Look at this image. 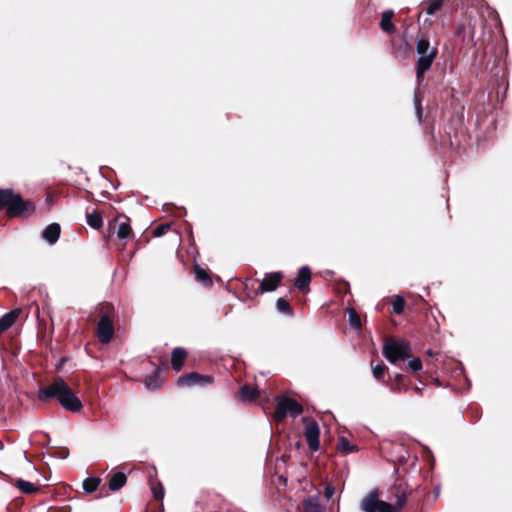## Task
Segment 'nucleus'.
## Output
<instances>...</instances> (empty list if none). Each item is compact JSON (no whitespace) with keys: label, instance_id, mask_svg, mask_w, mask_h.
<instances>
[{"label":"nucleus","instance_id":"obj_38","mask_svg":"<svg viewBox=\"0 0 512 512\" xmlns=\"http://www.w3.org/2000/svg\"><path fill=\"white\" fill-rule=\"evenodd\" d=\"M68 454H69V452L67 450L59 451L58 452V457L61 458V459H66L68 457Z\"/></svg>","mask_w":512,"mask_h":512},{"label":"nucleus","instance_id":"obj_34","mask_svg":"<svg viewBox=\"0 0 512 512\" xmlns=\"http://www.w3.org/2000/svg\"><path fill=\"white\" fill-rule=\"evenodd\" d=\"M151 491L156 500H161L164 497V488L161 484L154 485L151 487Z\"/></svg>","mask_w":512,"mask_h":512},{"label":"nucleus","instance_id":"obj_19","mask_svg":"<svg viewBox=\"0 0 512 512\" xmlns=\"http://www.w3.org/2000/svg\"><path fill=\"white\" fill-rule=\"evenodd\" d=\"M15 486L22 493H25V494H32V493L38 491V487H36L32 482L26 481V480H23V479H18L16 481Z\"/></svg>","mask_w":512,"mask_h":512},{"label":"nucleus","instance_id":"obj_4","mask_svg":"<svg viewBox=\"0 0 512 512\" xmlns=\"http://www.w3.org/2000/svg\"><path fill=\"white\" fill-rule=\"evenodd\" d=\"M383 355L391 364L405 360L411 355L410 344L400 339H390L383 345Z\"/></svg>","mask_w":512,"mask_h":512},{"label":"nucleus","instance_id":"obj_20","mask_svg":"<svg viewBox=\"0 0 512 512\" xmlns=\"http://www.w3.org/2000/svg\"><path fill=\"white\" fill-rule=\"evenodd\" d=\"M195 277L199 282L203 283L205 286H209L212 284V279L210 275L199 265H195Z\"/></svg>","mask_w":512,"mask_h":512},{"label":"nucleus","instance_id":"obj_9","mask_svg":"<svg viewBox=\"0 0 512 512\" xmlns=\"http://www.w3.org/2000/svg\"><path fill=\"white\" fill-rule=\"evenodd\" d=\"M177 383L179 386H207L212 383V377L208 375H201L197 372H191L180 376Z\"/></svg>","mask_w":512,"mask_h":512},{"label":"nucleus","instance_id":"obj_1","mask_svg":"<svg viewBox=\"0 0 512 512\" xmlns=\"http://www.w3.org/2000/svg\"><path fill=\"white\" fill-rule=\"evenodd\" d=\"M53 398L57 399L63 409L73 413L79 412L83 407L81 400L61 377L56 378L47 387L38 390L40 402H47Z\"/></svg>","mask_w":512,"mask_h":512},{"label":"nucleus","instance_id":"obj_6","mask_svg":"<svg viewBox=\"0 0 512 512\" xmlns=\"http://www.w3.org/2000/svg\"><path fill=\"white\" fill-rule=\"evenodd\" d=\"M379 493L376 489L371 490L360 503L363 512H397L394 505L379 500Z\"/></svg>","mask_w":512,"mask_h":512},{"label":"nucleus","instance_id":"obj_17","mask_svg":"<svg viewBox=\"0 0 512 512\" xmlns=\"http://www.w3.org/2000/svg\"><path fill=\"white\" fill-rule=\"evenodd\" d=\"M392 16H393V11H391V10H386L382 13L380 26L384 32H387V33L394 32L395 26L391 20Z\"/></svg>","mask_w":512,"mask_h":512},{"label":"nucleus","instance_id":"obj_31","mask_svg":"<svg viewBox=\"0 0 512 512\" xmlns=\"http://www.w3.org/2000/svg\"><path fill=\"white\" fill-rule=\"evenodd\" d=\"M406 501H407V496L405 493L396 494V504L394 506L395 510H397V512H399L406 504Z\"/></svg>","mask_w":512,"mask_h":512},{"label":"nucleus","instance_id":"obj_36","mask_svg":"<svg viewBox=\"0 0 512 512\" xmlns=\"http://www.w3.org/2000/svg\"><path fill=\"white\" fill-rule=\"evenodd\" d=\"M415 109L418 120L421 121L422 112H421V102L417 96H415Z\"/></svg>","mask_w":512,"mask_h":512},{"label":"nucleus","instance_id":"obj_27","mask_svg":"<svg viewBox=\"0 0 512 512\" xmlns=\"http://www.w3.org/2000/svg\"><path fill=\"white\" fill-rule=\"evenodd\" d=\"M145 384L148 389H157L161 385L159 377L156 374L149 375L145 380Z\"/></svg>","mask_w":512,"mask_h":512},{"label":"nucleus","instance_id":"obj_21","mask_svg":"<svg viewBox=\"0 0 512 512\" xmlns=\"http://www.w3.org/2000/svg\"><path fill=\"white\" fill-rule=\"evenodd\" d=\"M276 309L279 313L285 314L288 316L293 315V309L290 306L289 302L283 298H279L276 301Z\"/></svg>","mask_w":512,"mask_h":512},{"label":"nucleus","instance_id":"obj_8","mask_svg":"<svg viewBox=\"0 0 512 512\" xmlns=\"http://www.w3.org/2000/svg\"><path fill=\"white\" fill-rule=\"evenodd\" d=\"M114 335L113 320L109 315H103L97 325V337L102 344H108Z\"/></svg>","mask_w":512,"mask_h":512},{"label":"nucleus","instance_id":"obj_37","mask_svg":"<svg viewBox=\"0 0 512 512\" xmlns=\"http://www.w3.org/2000/svg\"><path fill=\"white\" fill-rule=\"evenodd\" d=\"M391 391L393 392H406L407 391V388L406 386L401 382V383H397L395 385V387H391Z\"/></svg>","mask_w":512,"mask_h":512},{"label":"nucleus","instance_id":"obj_29","mask_svg":"<svg viewBox=\"0 0 512 512\" xmlns=\"http://www.w3.org/2000/svg\"><path fill=\"white\" fill-rule=\"evenodd\" d=\"M386 366L384 364H377L372 367V374L375 379L381 380L383 379L385 372H386Z\"/></svg>","mask_w":512,"mask_h":512},{"label":"nucleus","instance_id":"obj_24","mask_svg":"<svg viewBox=\"0 0 512 512\" xmlns=\"http://www.w3.org/2000/svg\"><path fill=\"white\" fill-rule=\"evenodd\" d=\"M444 0H428V4L424 11L427 15H434L443 5Z\"/></svg>","mask_w":512,"mask_h":512},{"label":"nucleus","instance_id":"obj_25","mask_svg":"<svg viewBox=\"0 0 512 512\" xmlns=\"http://www.w3.org/2000/svg\"><path fill=\"white\" fill-rule=\"evenodd\" d=\"M338 449L339 451L345 453H353L357 450L356 447L352 445L350 441L345 437H341L339 439Z\"/></svg>","mask_w":512,"mask_h":512},{"label":"nucleus","instance_id":"obj_18","mask_svg":"<svg viewBox=\"0 0 512 512\" xmlns=\"http://www.w3.org/2000/svg\"><path fill=\"white\" fill-rule=\"evenodd\" d=\"M87 224L95 230L100 229L103 226V218L100 213L94 211L92 213H87Z\"/></svg>","mask_w":512,"mask_h":512},{"label":"nucleus","instance_id":"obj_22","mask_svg":"<svg viewBox=\"0 0 512 512\" xmlns=\"http://www.w3.org/2000/svg\"><path fill=\"white\" fill-rule=\"evenodd\" d=\"M241 397L248 401H253L258 396V391L255 388H252L248 385H244L240 390Z\"/></svg>","mask_w":512,"mask_h":512},{"label":"nucleus","instance_id":"obj_2","mask_svg":"<svg viewBox=\"0 0 512 512\" xmlns=\"http://www.w3.org/2000/svg\"><path fill=\"white\" fill-rule=\"evenodd\" d=\"M0 210H5L9 217H27L35 211V205L12 189H0Z\"/></svg>","mask_w":512,"mask_h":512},{"label":"nucleus","instance_id":"obj_7","mask_svg":"<svg viewBox=\"0 0 512 512\" xmlns=\"http://www.w3.org/2000/svg\"><path fill=\"white\" fill-rule=\"evenodd\" d=\"M302 421L305 425L304 436L306 438L308 447L311 451L315 452L319 449V436L320 428L318 423L310 417H303Z\"/></svg>","mask_w":512,"mask_h":512},{"label":"nucleus","instance_id":"obj_26","mask_svg":"<svg viewBox=\"0 0 512 512\" xmlns=\"http://www.w3.org/2000/svg\"><path fill=\"white\" fill-rule=\"evenodd\" d=\"M131 226L128 222H122L119 225L117 235L121 239H127L131 234Z\"/></svg>","mask_w":512,"mask_h":512},{"label":"nucleus","instance_id":"obj_30","mask_svg":"<svg viewBox=\"0 0 512 512\" xmlns=\"http://www.w3.org/2000/svg\"><path fill=\"white\" fill-rule=\"evenodd\" d=\"M349 322L351 326H353L356 329H359L361 327L360 317L354 309H351L349 311Z\"/></svg>","mask_w":512,"mask_h":512},{"label":"nucleus","instance_id":"obj_12","mask_svg":"<svg viewBox=\"0 0 512 512\" xmlns=\"http://www.w3.org/2000/svg\"><path fill=\"white\" fill-rule=\"evenodd\" d=\"M21 313L20 308L13 309L0 318V336L9 328H11Z\"/></svg>","mask_w":512,"mask_h":512},{"label":"nucleus","instance_id":"obj_32","mask_svg":"<svg viewBox=\"0 0 512 512\" xmlns=\"http://www.w3.org/2000/svg\"><path fill=\"white\" fill-rule=\"evenodd\" d=\"M170 227H171V224H170V223L161 224V225L157 226V227L153 230L152 234H153V236H154V237H161V236H163V235L166 233V231H167Z\"/></svg>","mask_w":512,"mask_h":512},{"label":"nucleus","instance_id":"obj_35","mask_svg":"<svg viewBox=\"0 0 512 512\" xmlns=\"http://www.w3.org/2000/svg\"><path fill=\"white\" fill-rule=\"evenodd\" d=\"M335 493V488L332 485H326L324 488V496L327 500H330Z\"/></svg>","mask_w":512,"mask_h":512},{"label":"nucleus","instance_id":"obj_16","mask_svg":"<svg viewBox=\"0 0 512 512\" xmlns=\"http://www.w3.org/2000/svg\"><path fill=\"white\" fill-rule=\"evenodd\" d=\"M303 507L304 512H325V507L320 504L318 495L305 498Z\"/></svg>","mask_w":512,"mask_h":512},{"label":"nucleus","instance_id":"obj_41","mask_svg":"<svg viewBox=\"0 0 512 512\" xmlns=\"http://www.w3.org/2000/svg\"><path fill=\"white\" fill-rule=\"evenodd\" d=\"M414 391H415L416 393H419V392L421 391V388H419V387H415V388H414Z\"/></svg>","mask_w":512,"mask_h":512},{"label":"nucleus","instance_id":"obj_23","mask_svg":"<svg viewBox=\"0 0 512 512\" xmlns=\"http://www.w3.org/2000/svg\"><path fill=\"white\" fill-rule=\"evenodd\" d=\"M100 479L99 478H86L84 481H83V489L86 493L88 494H91L93 493L94 491H96V489L98 488L99 484H100Z\"/></svg>","mask_w":512,"mask_h":512},{"label":"nucleus","instance_id":"obj_28","mask_svg":"<svg viewBox=\"0 0 512 512\" xmlns=\"http://www.w3.org/2000/svg\"><path fill=\"white\" fill-rule=\"evenodd\" d=\"M405 300L402 296L397 295L393 301V311L396 314H401L404 311Z\"/></svg>","mask_w":512,"mask_h":512},{"label":"nucleus","instance_id":"obj_15","mask_svg":"<svg viewBox=\"0 0 512 512\" xmlns=\"http://www.w3.org/2000/svg\"><path fill=\"white\" fill-rule=\"evenodd\" d=\"M127 482V477L122 472H116L112 474L108 481L109 490L116 492L120 490Z\"/></svg>","mask_w":512,"mask_h":512},{"label":"nucleus","instance_id":"obj_13","mask_svg":"<svg viewBox=\"0 0 512 512\" xmlns=\"http://www.w3.org/2000/svg\"><path fill=\"white\" fill-rule=\"evenodd\" d=\"M61 233V227L58 223L49 224L42 232V238L50 245L55 244Z\"/></svg>","mask_w":512,"mask_h":512},{"label":"nucleus","instance_id":"obj_40","mask_svg":"<svg viewBox=\"0 0 512 512\" xmlns=\"http://www.w3.org/2000/svg\"><path fill=\"white\" fill-rule=\"evenodd\" d=\"M463 30H464L463 26H460V27L457 29V31H456V35H458V36H459V35H461V33L463 32Z\"/></svg>","mask_w":512,"mask_h":512},{"label":"nucleus","instance_id":"obj_33","mask_svg":"<svg viewBox=\"0 0 512 512\" xmlns=\"http://www.w3.org/2000/svg\"><path fill=\"white\" fill-rule=\"evenodd\" d=\"M422 362L419 358H413L408 362V368L413 372L422 370Z\"/></svg>","mask_w":512,"mask_h":512},{"label":"nucleus","instance_id":"obj_3","mask_svg":"<svg viewBox=\"0 0 512 512\" xmlns=\"http://www.w3.org/2000/svg\"><path fill=\"white\" fill-rule=\"evenodd\" d=\"M416 52L419 56L416 64V78L420 81L425 72L431 68L435 58L437 57L438 49L430 46L428 38L421 37L417 41Z\"/></svg>","mask_w":512,"mask_h":512},{"label":"nucleus","instance_id":"obj_10","mask_svg":"<svg viewBox=\"0 0 512 512\" xmlns=\"http://www.w3.org/2000/svg\"><path fill=\"white\" fill-rule=\"evenodd\" d=\"M282 279L283 274L281 272L267 273L265 278L259 284V292L267 293L275 291L280 285Z\"/></svg>","mask_w":512,"mask_h":512},{"label":"nucleus","instance_id":"obj_39","mask_svg":"<svg viewBox=\"0 0 512 512\" xmlns=\"http://www.w3.org/2000/svg\"><path fill=\"white\" fill-rule=\"evenodd\" d=\"M395 380H396V384H397V383H401V382L403 381V377H402V375L397 374V375L395 376Z\"/></svg>","mask_w":512,"mask_h":512},{"label":"nucleus","instance_id":"obj_5","mask_svg":"<svg viewBox=\"0 0 512 512\" xmlns=\"http://www.w3.org/2000/svg\"><path fill=\"white\" fill-rule=\"evenodd\" d=\"M302 413L303 406L299 402L287 396H280L277 398V406L273 417L276 421L281 422L287 415L296 418Z\"/></svg>","mask_w":512,"mask_h":512},{"label":"nucleus","instance_id":"obj_11","mask_svg":"<svg viewBox=\"0 0 512 512\" xmlns=\"http://www.w3.org/2000/svg\"><path fill=\"white\" fill-rule=\"evenodd\" d=\"M311 282V271L308 266H302L298 272V278L295 281V287L304 292L309 291V284Z\"/></svg>","mask_w":512,"mask_h":512},{"label":"nucleus","instance_id":"obj_14","mask_svg":"<svg viewBox=\"0 0 512 512\" xmlns=\"http://www.w3.org/2000/svg\"><path fill=\"white\" fill-rule=\"evenodd\" d=\"M186 356L187 352L184 348L176 347L173 349L171 354V366L176 372L182 369Z\"/></svg>","mask_w":512,"mask_h":512}]
</instances>
